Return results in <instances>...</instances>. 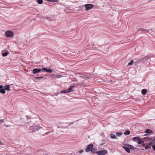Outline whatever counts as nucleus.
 I'll return each instance as SVG.
<instances>
[{
	"label": "nucleus",
	"mask_w": 155,
	"mask_h": 155,
	"mask_svg": "<svg viewBox=\"0 0 155 155\" xmlns=\"http://www.w3.org/2000/svg\"><path fill=\"white\" fill-rule=\"evenodd\" d=\"M145 132L147 133V134H145V136L150 135L151 134H153V131L150 129H147L145 131Z\"/></svg>",
	"instance_id": "obj_5"
},
{
	"label": "nucleus",
	"mask_w": 155,
	"mask_h": 155,
	"mask_svg": "<svg viewBox=\"0 0 155 155\" xmlns=\"http://www.w3.org/2000/svg\"><path fill=\"white\" fill-rule=\"evenodd\" d=\"M86 8V11L89 10L92 8L94 7V5L91 4H87L84 5Z\"/></svg>",
	"instance_id": "obj_2"
},
{
	"label": "nucleus",
	"mask_w": 155,
	"mask_h": 155,
	"mask_svg": "<svg viewBox=\"0 0 155 155\" xmlns=\"http://www.w3.org/2000/svg\"><path fill=\"white\" fill-rule=\"evenodd\" d=\"M142 139H143L145 140H152V138H150L149 137H144L143 138H142Z\"/></svg>",
	"instance_id": "obj_16"
},
{
	"label": "nucleus",
	"mask_w": 155,
	"mask_h": 155,
	"mask_svg": "<svg viewBox=\"0 0 155 155\" xmlns=\"http://www.w3.org/2000/svg\"><path fill=\"white\" fill-rule=\"evenodd\" d=\"M61 93H62V94L68 93V91H67V90L62 91H61Z\"/></svg>",
	"instance_id": "obj_24"
},
{
	"label": "nucleus",
	"mask_w": 155,
	"mask_h": 155,
	"mask_svg": "<svg viewBox=\"0 0 155 155\" xmlns=\"http://www.w3.org/2000/svg\"><path fill=\"white\" fill-rule=\"evenodd\" d=\"M130 131L129 130H126L125 131V132L124 134L126 135H128L130 134Z\"/></svg>",
	"instance_id": "obj_20"
},
{
	"label": "nucleus",
	"mask_w": 155,
	"mask_h": 155,
	"mask_svg": "<svg viewBox=\"0 0 155 155\" xmlns=\"http://www.w3.org/2000/svg\"><path fill=\"white\" fill-rule=\"evenodd\" d=\"M122 147L125 149L127 153H129L130 152V148L129 147H127L124 146H123Z\"/></svg>",
	"instance_id": "obj_12"
},
{
	"label": "nucleus",
	"mask_w": 155,
	"mask_h": 155,
	"mask_svg": "<svg viewBox=\"0 0 155 155\" xmlns=\"http://www.w3.org/2000/svg\"><path fill=\"white\" fill-rule=\"evenodd\" d=\"M41 71V69H37V68H35L33 70V73L34 74H35L40 72Z\"/></svg>",
	"instance_id": "obj_11"
},
{
	"label": "nucleus",
	"mask_w": 155,
	"mask_h": 155,
	"mask_svg": "<svg viewBox=\"0 0 155 155\" xmlns=\"http://www.w3.org/2000/svg\"><path fill=\"white\" fill-rule=\"evenodd\" d=\"M130 147H134L132 146H131V145H129Z\"/></svg>",
	"instance_id": "obj_41"
},
{
	"label": "nucleus",
	"mask_w": 155,
	"mask_h": 155,
	"mask_svg": "<svg viewBox=\"0 0 155 155\" xmlns=\"http://www.w3.org/2000/svg\"><path fill=\"white\" fill-rule=\"evenodd\" d=\"M91 152L92 153L95 154L96 152V150L94 148H92L91 150Z\"/></svg>",
	"instance_id": "obj_18"
},
{
	"label": "nucleus",
	"mask_w": 155,
	"mask_h": 155,
	"mask_svg": "<svg viewBox=\"0 0 155 155\" xmlns=\"http://www.w3.org/2000/svg\"><path fill=\"white\" fill-rule=\"evenodd\" d=\"M93 145L92 144H90L88 145L85 149L86 151V152H88L91 150L93 147Z\"/></svg>",
	"instance_id": "obj_6"
},
{
	"label": "nucleus",
	"mask_w": 155,
	"mask_h": 155,
	"mask_svg": "<svg viewBox=\"0 0 155 155\" xmlns=\"http://www.w3.org/2000/svg\"><path fill=\"white\" fill-rule=\"evenodd\" d=\"M4 88L5 90L7 91H9L10 90V86L8 85L5 86L4 87Z\"/></svg>",
	"instance_id": "obj_14"
},
{
	"label": "nucleus",
	"mask_w": 155,
	"mask_h": 155,
	"mask_svg": "<svg viewBox=\"0 0 155 155\" xmlns=\"http://www.w3.org/2000/svg\"><path fill=\"white\" fill-rule=\"evenodd\" d=\"M5 35L8 37H10L13 35V32L10 31H8L5 32Z\"/></svg>",
	"instance_id": "obj_3"
},
{
	"label": "nucleus",
	"mask_w": 155,
	"mask_h": 155,
	"mask_svg": "<svg viewBox=\"0 0 155 155\" xmlns=\"http://www.w3.org/2000/svg\"><path fill=\"white\" fill-rule=\"evenodd\" d=\"M4 120H0V122L2 123L3 122Z\"/></svg>",
	"instance_id": "obj_39"
},
{
	"label": "nucleus",
	"mask_w": 155,
	"mask_h": 155,
	"mask_svg": "<svg viewBox=\"0 0 155 155\" xmlns=\"http://www.w3.org/2000/svg\"><path fill=\"white\" fill-rule=\"evenodd\" d=\"M83 152V150H80V151H79V153H82Z\"/></svg>",
	"instance_id": "obj_38"
},
{
	"label": "nucleus",
	"mask_w": 155,
	"mask_h": 155,
	"mask_svg": "<svg viewBox=\"0 0 155 155\" xmlns=\"http://www.w3.org/2000/svg\"><path fill=\"white\" fill-rule=\"evenodd\" d=\"M140 62H141V61H140V59H139V60H137L136 61H135L134 63H136V64H137L139 63Z\"/></svg>",
	"instance_id": "obj_30"
},
{
	"label": "nucleus",
	"mask_w": 155,
	"mask_h": 155,
	"mask_svg": "<svg viewBox=\"0 0 155 155\" xmlns=\"http://www.w3.org/2000/svg\"><path fill=\"white\" fill-rule=\"evenodd\" d=\"M110 138L112 139H116V137L114 134H112L111 135Z\"/></svg>",
	"instance_id": "obj_26"
},
{
	"label": "nucleus",
	"mask_w": 155,
	"mask_h": 155,
	"mask_svg": "<svg viewBox=\"0 0 155 155\" xmlns=\"http://www.w3.org/2000/svg\"><path fill=\"white\" fill-rule=\"evenodd\" d=\"M54 131V130H53L52 131H49V132H47L46 133V134H49V133H50V132H53Z\"/></svg>",
	"instance_id": "obj_36"
},
{
	"label": "nucleus",
	"mask_w": 155,
	"mask_h": 155,
	"mask_svg": "<svg viewBox=\"0 0 155 155\" xmlns=\"http://www.w3.org/2000/svg\"><path fill=\"white\" fill-rule=\"evenodd\" d=\"M147 92V90L145 89H143L141 91L142 94L143 95H145Z\"/></svg>",
	"instance_id": "obj_15"
},
{
	"label": "nucleus",
	"mask_w": 155,
	"mask_h": 155,
	"mask_svg": "<svg viewBox=\"0 0 155 155\" xmlns=\"http://www.w3.org/2000/svg\"><path fill=\"white\" fill-rule=\"evenodd\" d=\"M148 59L149 57L147 56H145L143 57L140 59L141 62L142 63H144Z\"/></svg>",
	"instance_id": "obj_9"
},
{
	"label": "nucleus",
	"mask_w": 155,
	"mask_h": 155,
	"mask_svg": "<svg viewBox=\"0 0 155 155\" xmlns=\"http://www.w3.org/2000/svg\"><path fill=\"white\" fill-rule=\"evenodd\" d=\"M0 93L2 94H4L5 93V91L4 89H0Z\"/></svg>",
	"instance_id": "obj_19"
},
{
	"label": "nucleus",
	"mask_w": 155,
	"mask_h": 155,
	"mask_svg": "<svg viewBox=\"0 0 155 155\" xmlns=\"http://www.w3.org/2000/svg\"><path fill=\"white\" fill-rule=\"evenodd\" d=\"M75 87V86H70L68 89H67L68 93H70L73 91H74L73 89Z\"/></svg>",
	"instance_id": "obj_10"
},
{
	"label": "nucleus",
	"mask_w": 155,
	"mask_h": 155,
	"mask_svg": "<svg viewBox=\"0 0 155 155\" xmlns=\"http://www.w3.org/2000/svg\"><path fill=\"white\" fill-rule=\"evenodd\" d=\"M122 134L121 132L117 133L116 134L117 136H121L122 135Z\"/></svg>",
	"instance_id": "obj_28"
},
{
	"label": "nucleus",
	"mask_w": 155,
	"mask_h": 155,
	"mask_svg": "<svg viewBox=\"0 0 155 155\" xmlns=\"http://www.w3.org/2000/svg\"><path fill=\"white\" fill-rule=\"evenodd\" d=\"M47 1L50 2H58V0H46Z\"/></svg>",
	"instance_id": "obj_21"
},
{
	"label": "nucleus",
	"mask_w": 155,
	"mask_h": 155,
	"mask_svg": "<svg viewBox=\"0 0 155 155\" xmlns=\"http://www.w3.org/2000/svg\"><path fill=\"white\" fill-rule=\"evenodd\" d=\"M42 70L43 71H45L47 72L52 73V70L50 68H42Z\"/></svg>",
	"instance_id": "obj_7"
},
{
	"label": "nucleus",
	"mask_w": 155,
	"mask_h": 155,
	"mask_svg": "<svg viewBox=\"0 0 155 155\" xmlns=\"http://www.w3.org/2000/svg\"><path fill=\"white\" fill-rule=\"evenodd\" d=\"M80 75L81 76H79L81 78L83 77L84 78L89 79L91 78V77L90 76V75L88 74L85 72H82V73H78L76 74V76H78V75Z\"/></svg>",
	"instance_id": "obj_1"
},
{
	"label": "nucleus",
	"mask_w": 155,
	"mask_h": 155,
	"mask_svg": "<svg viewBox=\"0 0 155 155\" xmlns=\"http://www.w3.org/2000/svg\"><path fill=\"white\" fill-rule=\"evenodd\" d=\"M8 53L7 52H5L2 54V55L4 57H5L8 55Z\"/></svg>",
	"instance_id": "obj_27"
},
{
	"label": "nucleus",
	"mask_w": 155,
	"mask_h": 155,
	"mask_svg": "<svg viewBox=\"0 0 155 155\" xmlns=\"http://www.w3.org/2000/svg\"><path fill=\"white\" fill-rule=\"evenodd\" d=\"M152 147L153 149L155 151V144L153 145L152 146Z\"/></svg>",
	"instance_id": "obj_33"
},
{
	"label": "nucleus",
	"mask_w": 155,
	"mask_h": 155,
	"mask_svg": "<svg viewBox=\"0 0 155 155\" xmlns=\"http://www.w3.org/2000/svg\"><path fill=\"white\" fill-rule=\"evenodd\" d=\"M43 2V0H38V3L39 4H42Z\"/></svg>",
	"instance_id": "obj_29"
},
{
	"label": "nucleus",
	"mask_w": 155,
	"mask_h": 155,
	"mask_svg": "<svg viewBox=\"0 0 155 155\" xmlns=\"http://www.w3.org/2000/svg\"><path fill=\"white\" fill-rule=\"evenodd\" d=\"M134 61L133 60H131V61L127 65L128 66H130L131 65H132L134 63Z\"/></svg>",
	"instance_id": "obj_23"
},
{
	"label": "nucleus",
	"mask_w": 155,
	"mask_h": 155,
	"mask_svg": "<svg viewBox=\"0 0 155 155\" xmlns=\"http://www.w3.org/2000/svg\"><path fill=\"white\" fill-rule=\"evenodd\" d=\"M143 29V31H144L147 32H148L150 31V30H148V29Z\"/></svg>",
	"instance_id": "obj_32"
},
{
	"label": "nucleus",
	"mask_w": 155,
	"mask_h": 155,
	"mask_svg": "<svg viewBox=\"0 0 155 155\" xmlns=\"http://www.w3.org/2000/svg\"><path fill=\"white\" fill-rule=\"evenodd\" d=\"M139 140H140V137H135L133 138V140L135 142L138 141Z\"/></svg>",
	"instance_id": "obj_13"
},
{
	"label": "nucleus",
	"mask_w": 155,
	"mask_h": 155,
	"mask_svg": "<svg viewBox=\"0 0 155 155\" xmlns=\"http://www.w3.org/2000/svg\"><path fill=\"white\" fill-rule=\"evenodd\" d=\"M107 153V151L106 150L98 151L96 152V153L98 155H104Z\"/></svg>",
	"instance_id": "obj_4"
},
{
	"label": "nucleus",
	"mask_w": 155,
	"mask_h": 155,
	"mask_svg": "<svg viewBox=\"0 0 155 155\" xmlns=\"http://www.w3.org/2000/svg\"><path fill=\"white\" fill-rule=\"evenodd\" d=\"M142 138L140 137V140H139L138 141V142H137V143L139 144H140L142 143L143 142V141H142Z\"/></svg>",
	"instance_id": "obj_17"
},
{
	"label": "nucleus",
	"mask_w": 155,
	"mask_h": 155,
	"mask_svg": "<svg viewBox=\"0 0 155 155\" xmlns=\"http://www.w3.org/2000/svg\"><path fill=\"white\" fill-rule=\"evenodd\" d=\"M43 78V77H35V80L38 79V80H40L41 79H42Z\"/></svg>",
	"instance_id": "obj_22"
},
{
	"label": "nucleus",
	"mask_w": 155,
	"mask_h": 155,
	"mask_svg": "<svg viewBox=\"0 0 155 155\" xmlns=\"http://www.w3.org/2000/svg\"><path fill=\"white\" fill-rule=\"evenodd\" d=\"M3 86L2 85H0V89H1L3 88Z\"/></svg>",
	"instance_id": "obj_37"
},
{
	"label": "nucleus",
	"mask_w": 155,
	"mask_h": 155,
	"mask_svg": "<svg viewBox=\"0 0 155 155\" xmlns=\"http://www.w3.org/2000/svg\"><path fill=\"white\" fill-rule=\"evenodd\" d=\"M26 117L27 118H29V117L28 116H26Z\"/></svg>",
	"instance_id": "obj_40"
},
{
	"label": "nucleus",
	"mask_w": 155,
	"mask_h": 155,
	"mask_svg": "<svg viewBox=\"0 0 155 155\" xmlns=\"http://www.w3.org/2000/svg\"><path fill=\"white\" fill-rule=\"evenodd\" d=\"M153 144V143L152 142H150L147 144V145H148L149 147H151L152 145Z\"/></svg>",
	"instance_id": "obj_25"
},
{
	"label": "nucleus",
	"mask_w": 155,
	"mask_h": 155,
	"mask_svg": "<svg viewBox=\"0 0 155 155\" xmlns=\"http://www.w3.org/2000/svg\"><path fill=\"white\" fill-rule=\"evenodd\" d=\"M143 29H142V28H139L138 30H137V31H143Z\"/></svg>",
	"instance_id": "obj_34"
},
{
	"label": "nucleus",
	"mask_w": 155,
	"mask_h": 155,
	"mask_svg": "<svg viewBox=\"0 0 155 155\" xmlns=\"http://www.w3.org/2000/svg\"><path fill=\"white\" fill-rule=\"evenodd\" d=\"M141 144H142V146L143 147H144L145 146V144L143 141V142Z\"/></svg>",
	"instance_id": "obj_35"
},
{
	"label": "nucleus",
	"mask_w": 155,
	"mask_h": 155,
	"mask_svg": "<svg viewBox=\"0 0 155 155\" xmlns=\"http://www.w3.org/2000/svg\"><path fill=\"white\" fill-rule=\"evenodd\" d=\"M31 127L33 129V131L38 130L40 128V126H33Z\"/></svg>",
	"instance_id": "obj_8"
},
{
	"label": "nucleus",
	"mask_w": 155,
	"mask_h": 155,
	"mask_svg": "<svg viewBox=\"0 0 155 155\" xmlns=\"http://www.w3.org/2000/svg\"><path fill=\"white\" fill-rule=\"evenodd\" d=\"M149 147L147 145L146 146H145V148L146 149H148L149 148Z\"/></svg>",
	"instance_id": "obj_31"
}]
</instances>
